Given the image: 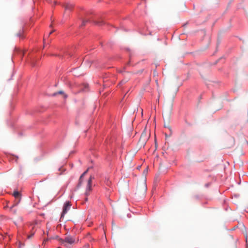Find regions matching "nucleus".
<instances>
[{"label":"nucleus","mask_w":248,"mask_h":248,"mask_svg":"<svg viewBox=\"0 0 248 248\" xmlns=\"http://www.w3.org/2000/svg\"><path fill=\"white\" fill-rule=\"evenodd\" d=\"M88 14L87 12H84L83 13H80L79 15V19L81 21L82 23L80 25V28L86 25L87 23L93 22L94 24L98 26H103L105 24V22L103 20L101 21H92L90 18H85V16Z\"/></svg>","instance_id":"1"},{"label":"nucleus","mask_w":248,"mask_h":248,"mask_svg":"<svg viewBox=\"0 0 248 248\" xmlns=\"http://www.w3.org/2000/svg\"><path fill=\"white\" fill-rule=\"evenodd\" d=\"M75 242V237L70 235L65 237L64 239H60L61 244L67 248H70Z\"/></svg>","instance_id":"2"},{"label":"nucleus","mask_w":248,"mask_h":248,"mask_svg":"<svg viewBox=\"0 0 248 248\" xmlns=\"http://www.w3.org/2000/svg\"><path fill=\"white\" fill-rule=\"evenodd\" d=\"M71 206V204L70 202L66 201L63 206L62 211L61 213V219L63 218L65 216V215L67 213V212L70 210Z\"/></svg>","instance_id":"3"},{"label":"nucleus","mask_w":248,"mask_h":248,"mask_svg":"<svg viewBox=\"0 0 248 248\" xmlns=\"http://www.w3.org/2000/svg\"><path fill=\"white\" fill-rule=\"evenodd\" d=\"M94 179L93 175H91L88 180L87 185L86 188L85 195L88 196L89 194V192L92 190V181Z\"/></svg>","instance_id":"4"},{"label":"nucleus","mask_w":248,"mask_h":248,"mask_svg":"<svg viewBox=\"0 0 248 248\" xmlns=\"http://www.w3.org/2000/svg\"><path fill=\"white\" fill-rule=\"evenodd\" d=\"M15 199L14 201V203L9 206L10 211L14 214H16V210L14 209V208L19 204L21 201V198Z\"/></svg>","instance_id":"5"},{"label":"nucleus","mask_w":248,"mask_h":248,"mask_svg":"<svg viewBox=\"0 0 248 248\" xmlns=\"http://www.w3.org/2000/svg\"><path fill=\"white\" fill-rule=\"evenodd\" d=\"M16 36L18 37L19 39H24L25 38L24 29L23 27L19 30L18 32L16 34Z\"/></svg>","instance_id":"6"},{"label":"nucleus","mask_w":248,"mask_h":248,"mask_svg":"<svg viewBox=\"0 0 248 248\" xmlns=\"http://www.w3.org/2000/svg\"><path fill=\"white\" fill-rule=\"evenodd\" d=\"M88 169H87L86 170H85L80 176L79 177V179L78 180V184L77 185V187L78 188H79L81 185H82V182H83V180H82V177H83L88 172Z\"/></svg>","instance_id":"7"},{"label":"nucleus","mask_w":248,"mask_h":248,"mask_svg":"<svg viewBox=\"0 0 248 248\" xmlns=\"http://www.w3.org/2000/svg\"><path fill=\"white\" fill-rule=\"evenodd\" d=\"M74 5L72 3H67L64 5V8L65 11H71Z\"/></svg>","instance_id":"8"},{"label":"nucleus","mask_w":248,"mask_h":248,"mask_svg":"<svg viewBox=\"0 0 248 248\" xmlns=\"http://www.w3.org/2000/svg\"><path fill=\"white\" fill-rule=\"evenodd\" d=\"M13 196L15 197V198H21V194L18 191H14Z\"/></svg>","instance_id":"9"},{"label":"nucleus","mask_w":248,"mask_h":248,"mask_svg":"<svg viewBox=\"0 0 248 248\" xmlns=\"http://www.w3.org/2000/svg\"><path fill=\"white\" fill-rule=\"evenodd\" d=\"M58 94H64V92L63 91H60L58 92H57V93H53V96H55V95H56Z\"/></svg>","instance_id":"10"},{"label":"nucleus","mask_w":248,"mask_h":248,"mask_svg":"<svg viewBox=\"0 0 248 248\" xmlns=\"http://www.w3.org/2000/svg\"><path fill=\"white\" fill-rule=\"evenodd\" d=\"M34 234V232H33L30 235H28V238L30 239L31 238L32 236H33Z\"/></svg>","instance_id":"11"},{"label":"nucleus","mask_w":248,"mask_h":248,"mask_svg":"<svg viewBox=\"0 0 248 248\" xmlns=\"http://www.w3.org/2000/svg\"><path fill=\"white\" fill-rule=\"evenodd\" d=\"M193 198H195V199H200V197H199V195H194V196H193Z\"/></svg>","instance_id":"12"},{"label":"nucleus","mask_w":248,"mask_h":248,"mask_svg":"<svg viewBox=\"0 0 248 248\" xmlns=\"http://www.w3.org/2000/svg\"><path fill=\"white\" fill-rule=\"evenodd\" d=\"M53 31H50L48 34L47 35V36H49L52 32H53Z\"/></svg>","instance_id":"13"},{"label":"nucleus","mask_w":248,"mask_h":248,"mask_svg":"<svg viewBox=\"0 0 248 248\" xmlns=\"http://www.w3.org/2000/svg\"><path fill=\"white\" fill-rule=\"evenodd\" d=\"M210 185V184L209 183H207V184H205V186L206 187H208Z\"/></svg>","instance_id":"14"},{"label":"nucleus","mask_w":248,"mask_h":248,"mask_svg":"<svg viewBox=\"0 0 248 248\" xmlns=\"http://www.w3.org/2000/svg\"><path fill=\"white\" fill-rule=\"evenodd\" d=\"M67 97V95L65 94H64V98H66Z\"/></svg>","instance_id":"15"},{"label":"nucleus","mask_w":248,"mask_h":248,"mask_svg":"<svg viewBox=\"0 0 248 248\" xmlns=\"http://www.w3.org/2000/svg\"><path fill=\"white\" fill-rule=\"evenodd\" d=\"M126 82V80H125V81H124V80H123V81H122V82H121L125 83V82Z\"/></svg>","instance_id":"16"},{"label":"nucleus","mask_w":248,"mask_h":248,"mask_svg":"<svg viewBox=\"0 0 248 248\" xmlns=\"http://www.w3.org/2000/svg\"><path fill=\"white\" fill-rule=\"evenodd\" d=\"M87 200H88V198H85V201H87Z\"/></svg>","instance_id":"17"},{"label":"nucleus","mask_w":248,"mask_h":248,"mask_svg":"<svg viewBox=\"0 0 248 248\" xmlns=\"http://www.w3.org/2000/svg\"><path fill=\"white\" fill-rule=\"evenodd\" d=\"M186 24H184V25H183V26H186Z\"/></svg>","instance_id":"18"},{"label":"nucleus","mask_w":248,"mask_h":248,"mask_svg":"<svg viewBox=\"0 0 248 248\" xmlns=\"http://www.w3.org/2000/svg\"><path fill=\"white\" fill-rule=\"evenodd\" d=\"M58 248H60V247H58Z\"/></svg>","instance_id":"19"}]
</instances>
